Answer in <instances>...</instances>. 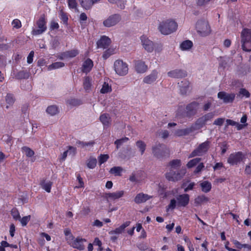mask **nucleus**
I'll return each mask as SVG.
<instances>
[{
  "label": "nucleus",
  "mask_w": 251,
  "mask_h": 251,
  "mask_svg": "<svg viewBox=\"0 0 251 251\" xmlns=\"http://www.w3.org/2000/svg\"><path fill=\"white\" fill-rule=\"evenodd\" d=\"M124 195V191H119L113 193H107L104 194V198L108 201H114L122 197Z\"/></svg>",
  "instance_id": "14"
},
{
  "label": "nucleus",
  "mask_w": 251,
  "mask_h": 251,
  "mask_svg": "<svg viewBox=\"0 0 251 251\" xmlns=\"http://www.w3.org/2000/svg\"><path fill=\"white\" fill-rule=\"evenodd\" d=\"M68 149L67 150L68 151L69 155L74 156L76 153V148L72 146H69Z\"/></svg>",
  "instance_id": "55"
},
{
  "label": "nucleus",
  "mask_w": 251,
  "mask_h": 251,
  "mask_svg": "<svg viewBox=\"0 0 251 251\" xmlns=\"http://www.w3.org/2000/svg\"><path fill=\"white\" fill-rule=\"evenodd\" d=\"M154 50L156 52H160L162 50V45L161 44H154Z\"/></svg>",
  "instance_id": "58"
},
{
  "label": "nucleus",
  "mask_w": 251,
  "mask_h": 251,
  "mask_svg": "<svg viewBox=\"0 0 251 251\" xmlns=\"http://www.w3.org/2000/svg\"><path fill=\"white\" fill-rule=\"evenodd\" d=\"M198 32L202 36L209 35L211 32L208 22L205 20H199L196 25Z\"/></svg>",
  "instance_id": "5"
},
{
  "label": "nucleus",
  "mask_w": 251,
  "mask_h": 251,
  "mask_svg": "<svg viewBox=\"0 0 251 251\" xmlns=\"http://www.w3.org/2000/svg\"><path fill=\"white\" fill-rule=\"evenodd\" d=\"M177 23L173 20H167L160 23L158 29L164 35H168L176 31Z\"/></svg>",
  "instance_id": "1"
},
{
  "label": "nucleus",
  "mask_w": 251,
  "mask_h": 251,
  "mask_svg": "<svg viewBox=\"0 0 251 251\" xmlns=\"http://www.w3.org/2000/svg\"><path fill=\"white\" fill-rule=\"evenodd\" d=\"M214 114L212 112L208 113L203 116H202V118L204 119V121L206 123L208 121H210L214 117Z\"/></svg>",
  "instance_id": "50"
},
{
  "label": "nucleus",
  "mask_w": 251,
  "mask_h": 251,
  "mask_svg": "<svg viewBox=\"0 0 251 251\" xmlns=\"http://www.w3.org/2000/svg\"><path fill=\"white\" fill-rule=\"evenodd\" d=\"M112 91L111 87L107 83L104 82L100 90V93L102 94H106L110 93Z\"/></svg>",
  "instance_id": "37"
},
{
  "label": "nucleus",
  "mask_w": 251,
  "mask_h": 251,
  "mask_svg": "<svg viewBox=\"0 0 251 251\" xmlns=\"http://www.w3.org/2000/svg\"><path fill=\"white\" fill-rule=\"evenodd\" d=\"M200 161L201 158H196L192 159L188 162L187 166L189 168H192L196 165Z\"/></svg>",
  "instance_id": "46"
},
{
  "label": "nucleus",
  "mask_w": 251,
  "mask_h": 251,
  "mask_svg": "<svg viewBox=\"0 0 251 251\" xmlns=\"http://www.w3.org/2000/svg\"><path fill=\"white\" fill-rule=\"evenodd\" d=\"M245 172V173L247 175L251 174V162L249 163L246 166Z\"/></svg>",
  "instance_id": "61"
},
{
  "label": "nucleus",
  "mask_w": 251,
  "mask_h": 251,
  "mask_svg": "<svg viewBox=\"0 0 251 251\" xmlns=\"http://www.w3.org/2000/svg\"><path fill=\"white\" fill-rule=\"evenodd\" d=\"M152 152L153 155L158 159L168 156L169 154V151L166 146L160 144L152 146Z\"/></svg>",
  "instance_id": "4"
},
{
  "label": "nucleus",
  "mask_w": 251,
  "mask_h": 251,
  "mask_svg": "<svg viewBox=\"0 0 251 251\" xmlns=\"http://www.w3.org/2000/svg\"><path fill=\"white\" fill-rule=\"evenodd\" d=\"M93 67V62L90 59H87L83 63L81 69L82 72L87 74L91 70Z\"/></svg>",
  "instance_id": "20"
},
{
  "label": "nucleus",
  "mask_w": 251,
  "mask_h": 251,
  "mask_svg": "<svg viewBox=\"0 0 251 251\" xmlns=\"http://www.w3.org/2000/svg\"><path fill=\"white\" fill-rule=\"evenodd\" d=\"M206 124L204 119L202 117L199 118L196 122V124L194 126H192L191 127H193L194 131L198 130L203 127Z\"/></svg>",
  "instance_id": "28"
},
{
  "label": "nucleus",
  "mask_w": 251,
  "mask_h": 251,
  "mask_svg": "<svg viewBox=\"0 0 251 251\" xmlns=\"http://www.w3.org/2000/svg\"><path fill=\"white\" fill-rule=\"evenodd\" d=\"M81 5L85 9H90L93 4L100 2L101 0H79Z\"/></svg>",
  "instance_id": "19"
},
{
  "label": "nucleus",
  "mask_w": 251,
  "mask_h": 251,
  "mask_svg": "<svg viewBox=\"0 0 251 251\" xmlns=\"http://www.w3.org/2000/svg\"><path fill=\"white\" fill-rule=\"evenodd\" d=\"M150 199V196L147 194L140 193L138 194L134 198V202L136 203H141L146 202Z\"/></svg>",
  "instance_id": "22"
},
{
  "label": "nucleus",
  "mask_w": 251,
  "mask_h": 251,
  "mask_svg": "<svg viewBox=\"0 0 251 251\" xmlns=\"http://www.w3.org/2000/svg\"><path fill=\"white\" fill-rule=\"evenodd\" d=\"M59 16L64 24H67L68 20V15L66 13L64 12L62 9H60L59 11Z\"/></svg>",
  "instance_id": "45"
},
{
  "label": "nucleus",
  "mask_w": 251,
  "mask_h": 251,
  "mask_svg": "<svg viewBox=\"0 0 251 251\" xmlns=\"http://www.w3.org/2000/svg\"><path fill=\"white\" fill-rule=\"evenodd\" d=\"M176 200L175 199L171 200L167 208V211L174 209L176 205L183 207L186 206L189 201V196L188 194L180 195L176 198Z\"/></svg>",
  "instance_id": "2"
},
{
  "label": "nucleus",
  "mask_w": 251,
  "mask_h": 251,
  "mask_svg": "<svg viewBox=\"0 0 251 251\" xmlns=\"http://www.w3.org/2000/svg\"><path fill=\"white\" fill-rule=\"evenodd\" d=\"M5 101L6 103V108L9 109L10 108L15 102V99L12 94H8L5 98Z\"/></svg>",
  "instance_id": "33"
},
{
  "label": "nucleus",
  "mask_w": 251,
  "mask_h": 251,
  "mask_svg": "<svg viewBox=\"0 0 251 251\" xmlns=\"http://www.w3.org/2000/svg\"><path fill=\"white\" fill-rule=\"evenodd\" d=\"M198 105L199 103L197 102L194 101L188 104L186 107V109L188 111L193 112L194 111L196 110Z\"/></svg>",
  "instance_id": "41"
},
{
  "label": "nucleus",
  "mask_w": 251,
  "mask_h": 251,
  "mask_svg": "<svg viewBox=\"0 0 251 251\" xmlns=\"http://www.w3.org/2000/svg\"><path fill=\"white\" fill-rule=\"evenodd\" d=\"M12 24L13 26L16 28H19L21 27V23L20 21L18 19H15L13 20Z\"/></svg>",
  "instance_id": "57"
},
{
  "label": "nucleus",
  "mask_w": 251,
  "mask_h": 251,
  "mask_svg": "<svg viewBox=\"0 0 251 251\" xmlns=\"http://www.w3.org/2000/svg\"><path fill=\"white\" fill-rule=\"evenodd\" d=\"M78 53V51L77 50H72L69 51L65 52L62 55V56L60 57V59H63L65 57H75Z\"/></svg>",
  "instance_id": "35"
},
{
  "label": "nucleus",
  "mask_w": 251,
  "mask_h": 251,
  "mask_svg": "<svg viewBox=\"0 0 251 251\" xmlns=\"http://www.w3.org/2000/svg\"><path fill=\"white\" fill-rule=\"evenodd\" d=\"M38 28H34L32 34L37 35L43 33L47 29L46 21L45 15H42L36 23Z\"/></svg>",
  "instance_id": "11"
},
{
  "label": "nucleus",
  "mask_w": 251,
  "mask_h": 251,
  "mask_svg": "<svg viewBox=\"0 0 251 251\" xmlns=\"http://www.w3.org/2000/svg\"><path fill=\"white\" fill-rule=\"evenodd\" d=\"M186 173L185 169L181 170L179 171H175L171 169L170 172L166 174V177L169 181H176L182 178Z\"/></svg>",
  "instance_id": "9"
},
{
  "label": "nucleus",
  "mask_w": 251,
  "mask_h": 251,
  "mask_svg": "<svg viewBox=\"0 0 251 251\" xmlns=\"http://www.w3.org/2000/svg\"><path fill=\"white\" fill-rule=\"evenodd\" d=\"M235 94L233 93H227L225 92H220L218 94V97L223 100L225 103L232 102L235 98Z\"/></svg>",
  "instance_id": "13"
},
{
  "label": "nucleus",
  "mask_w": 251,
  "mask_h": 251,
  "mask_svg": "<svg viewBox=\"0 0 251 251\" xmlns=\"http://www.w3.org/2000/svg\"><path fill=\"white\" fill-rule=\"evenodd\" d=\"M83 87L86 91L89 92L91 90L92 85V79L89 76H86L83 80Z\"/></svg>",
  "instance_id": "32"
},
{
  "label": "nucleus",
  "mask_w": 251,
  "mask_h": 251,
  "mask_svg": "<svg viewBox=\"0 0 251 251\" xmlns=\"http://www.w3.org/2000/svg\"><path fill=\"white\" fill-rule=\"evenodd\" d=\"M52 184V182L50 181L43 180L40 183L42 188L48 193L50 192Z\"/></svg>",
  "instance_id": "31"
},
{
  "label": "nucleus",
  "mask_w": 251,
  "mask_h": 251,
  "mask_svg": "<svg viewBox=\"0 0 251 251\" xmlns=\"http://www.w3.org/2000/svg\"><path fill=\"white\" fill-rule=\"evenodd\" d=\"M158 72L154 70L150 75L146 76L143 79V82L146 84H151L157 78Z\"/></svg>",
  "instance_id": "15"
},
{
  "label": "nucleus",
  "mask_w": 251,
  "mask_h": 251,
  "mask_svg": "<svg viewBox=\"0 0 251 251\" xmlns=\"http://www.w3.org/2000/svg\"><path fill=\"white\" fill-rule=\"evenodd\" d=\"M181 166V161L180 160L176 159L170 162L169 166H171V169H177Z\"/></svg>",
  "instance_id": "39"
},
{
  "label": "nucleus",
  "mask_w": 251,
  "mask_h": 251,
  "mask_svg": "<svg viewBox=\"0 0 251 251\" xmlns=\"http://www.w3.org/2000/svg\"><path fill=\"white\" fill-rule=\"evenodd\" d=\"M136 146L139 149V151H140L141 154H143L144 153V151L146 149V144L143 141L140 140L136 142Z\"/></svg>",
  "instance_id": "42"
},
{
  "label": "nucleus",
  "mask_w": 251,
  "mask_h": 251,
  "mask_svg": "<svg viewBox=\"0 0 251 251\" xmlns=\"http://www.w3.org/2000/svg\"><path fill=\"white\" fill-rule=\"evenodd\" d=\"M211 0H198L197 4L200 6H203L207 4Z\"/></svg>",
  "instance_id": "63"
},
{
  "label": "nucleus",
  "mask_w": 251,
  "mask_h": 251,
  "mask_svg": "<svg viewBox=\"0 0 251 251\" xmlns=\"http://www.w3.org/2000/svg\"><path fill=\"white\" fill-rule=\"evenodd\" d=\"M64 66V63L61 62H57L52 63L48 66V70L51 71L53 69H56L62 68Z\"/></svg>",
  "instance_id": "36"
},
{
  "label": "nucleus",
  "mask_w": 251,
  "mask_h": 251,
  "mask_svg": "<svg viewBox=\"0 0 251 251\" xmlns=\"http://www.w3.org/2000/svg\"><path fill=\"white\" fill-rule=\"evenodd\" d=\"M121 16L114 14L108 16L103 21V25L105 27H111L116 25L121 21Z\"/></svg>",
  "instance_id": "10"
},
{
  "label": "nucleus",
  "mask_w": 251,
  "mask_h": 251,
  "mask_svg": "<svg viewBox=\"0 0 251 251\" xmlns=\"http://www.w3.org/2000/svg\"><path fill=\"white\" fill-rule=\"evenodd\" d=\"M246 155L241 151L236 152L230 154L227 158V162L231 165H237L244 161Z\"/></svg>",
  "instance_id": "6"
},
{
  "label": "nucleus",
  "mask_w": 251,
  "mask_h": 251,
  "mask_svg": "<svg viewBox=\"0 0 251 251\" xmlns=\"http://www.w3.org/2000/svg\"><path fill=\"white\" fill-rule=\"evenodd\" d=\"M226 126L230 125L232 126H235L238 130H241L247 126V124H240L237 122H236L233 120L227 119L226 121Z\"/></svg>",
  "instance_id": "26"
},
{
  "label": "nucleus",
  "mask_w": 251,
  "mask_h": 251,
  "mask_svg": "<svg viewBox=\"0 0 251 251\" xmlns=\"http://www.w3.org/2000/svg\"><path fill=\"white\" fill-rule=\"evenodd\" d=\"M239 93L247 98L250 97V93L245 89H241L239 91Z\"/></svg>",
  "instance_id": "59"
},
{
  "label": "nucleus",
  "mask_w": 251,
  "mask_h": 251,
  "mask_svg": "<svg viewBox=\"0 0 251 251\" xmlns=\"http://www.w3.org/2000/svg\"><path fill=\"white\" fill-rule=\"evenodd\" d=\"M33 56L34 51H31L27 57V62L28 63L30 64L32 62Z\"/></svg>",
  "instance_id": "60"
},
{
  "label": "nucleus",
  "mask_w": 251,
  "mask_h": 251,
  "mask_svg": "<svg viewBox=\"0 0 251 251\" xmlns=\"http://www.w3.org/2000/svg\"><path fill=\"white\" fill-rule=\"evenodd\" d=\"M86 240L84 239L77 238L73 240L72 243H71V246L74 248L83 250L84 249L83 243Z\"/></svg>",
  "instance_id": "18"
},
{
  "label": "nucleus",
  "mask_w": 251,
  "mask_h": 251,
  "mask_svg": "<svg viewBox=\"0 0 251 251\" xmlns=\"http://www.w3.org/2000/svg\"><path fill=\"white\" fill-rule=\"evenodd\" d=\"M200 186L202 191L204 193L209 192L211 189V184L208 181H204L200 182Z\"/></svg>",
  "instance_id": "27"
},
{
  "label": "nucleus",
  "mask_w": 251,
  "mask_h": 251,
  "mask_svg": "<svg viewBox=\"0 0 251 251\" xmlns=\"http://www.w3.org/2000/svg\"><path fill=\"white\" fill-rule=\"evenodd\" d=\"M68 3L69 8L76 9L77 3L76 0H68Z\"/></svg>",
  "instance_id": "54"
},
{
  "label": "nucleus",
  "mask_w": 251,
  "mask_h": 251,
  "mask_svg": "<svg viewBox=\"0 0 251 251\" xmlns=\"http://www.w3.org/2000/svg\"><path fill=\"white\" fill-rule=\"evenodd\" d=\"M130 222L129 221H126L122 224L119 227L116 228L115 229L112 230L110 232L111 234H120L123 232L126 227L129 226Z\"/></svg>",
  "instance_id": "23"
},
{
  "label": "nucleus",
  "mask_w": 251,
  "mask_h": 251,
  "mask_svg": "<svg viewBox=\"0 0 251 251\" xmlns=\"http://www.w3.org/2000/svg\"><path fill=\"white\" fill-rule=\"evenodd\" d=\"M209 201V198L204 195H201L197 197L195 200V203L197 205H200L206 203Z\"/></svg>",
  "instance_id": "34"
},
{
  "label": "nucleus",
  "mask_w": 251,
  "mask_h": 251,
  "mask_svg": "<svg viewBox=\"0 0 251 251\" xmlns=\"http://www.w3.org/2000/svg\"><path fill=\"white\" fill-rule=\"evenodd\" d=\"M185 75V73L180 70H175L168 73V76L174 78L182 77L184 76Z\"/></svg>",
  "instance_id": "24"
},
{
  "label": "nucleus",
  "mask_w": 251,
  "mask_h": 251,
  "mask_svg": "<svg viewBox=\"0 0 251 251\" xmlns=\"http://www.w3.org/2000/svg\"><path fill=\"white\" fill-rule=\"evenodd\" d=\"M30 219V216L29 215V216H25V217H23L22 219L20 218V220H19L21 222V223L22 224L23 226H25L26 225V224L29 222Z\"/></svg>",
  "instance_id": "52"
},
{
  "label": "nucleus",
  "mask_w": 251,
  "mask_h": 251,
  "mask_svg": "<svg viewBox=\"0 0 251 251\" xmlns=\"http://www.w3.org/2000/svg\"><path fill=\"white\" fill-rule=\"evenodd\" d=\"M123 169L121 167H114L110 169V173L116 176L120 175Z\"/></svg>",
  "instance_id": "44"
},
{
  "label": "nucleus",
  "mask_w": 251,
  "mask_h": 251,
  "mask_svg": "<svg viewBox=\"0 0 251 251\" xmlns=\"http://www.w3.org/2000/svg\"><path fill=\"white\" fill-rule=\"evenodd\" d=\"M178 84L180 87V91L181 93L183 94H185L188 88L189 82L186 80H184V81H182L180 84Z\"/></svg>",
  "instance_id": "40"
},
{
  "label": "nucleus",
  "mask_w": 251,
  "mask_h": 251,
  "mask_svg": "<svg viewBox=\"0 0 251 251\" xmlns=\"http://www.w3.org/2000/svg\"><path fill=\"white\" fill-rule=\"evenodd\" d=\"M242 48L246 51H251V29L244 28L241 33Z\"/></svg>",
  "instance_id": "3"
},
{
  "label": "nucleus",
  "mask_w": 251,
  "mask_h": 251,
  "mask_svg": "<svg viewBox=\"0 0 251 251\" xmlns=\"http://www.w3.org/2000/svg\"><path fill=\"white\" fill-rule=\"evenodd\" d=\"M11 215L13 217V218L16 220H20V214L16 208H13L11 210Z\"/></svg>",
  "instance_id": "49"
},
{
  "label": "nucleus",
  "mask_w": 251,
  "mask_h": 251,
  "mask_svg": "<svg viewBox=\"0 0 251 251\" xmlns=\"http://www.w3.org/2000/svg\"><path fill=\"white\" fill-rule=\"evenodd\" d=\"M193 47V43L190 40L183 41L180 45V48L182 50H188Z\"/></svg>",
  "instance_id": "29"
},
{
  "label": "nucleus",
  "mask_w": 251,
  "mask_h": 251,
  "mask_svg": "<svg viewBox=\"0 0 251 251\" xmlns=\"http://www.w3.org/2000/svg\"><path fill=\"white\" fill-rule=\"evenodd\" d=\"M195 183L194 182L190 183L187 187L184 189V192H187L189 190H192L194 186H195Z\"/></svg>",
  "instance_id": "64"
},
{
  "label": "nucleus",
  "mask_w": 251,
  "mask_h": 251,
  "mask_svg": "<svg viewBox=\"0 0 251 251\" xmlns=\"http://www.w3.org/2000/svg\"><path fill=\"white\" fill-rule=\"evenodd\" d=\"M193 127H189L184 129H178L175 131V134L177 136L187 135L194 131Z\"/></svg>",
  "instance_id": "25"
},
{
  "label": "nucleus",
  "mask_w": 251,
  "mask_h": 251,
  "mask_svg": "<svg viewBox=\"0 0 251 251\" xmlns=\"http://www.w3.org/2000/svg\"><path fill=\"white\" fill-rule=\"evenodd\" d=\"M142 45L144 49L149 52H151L154 50V44L145 35L141 37Z\"/></svg>",
  "instance_id": "12"
},
{
  "label": "nucleus",
  "mask_w": 251,
  "mask_h": 251,
  "mask_svg": "<svg viewBox=\"0 0 251 251\" xmlns=\"http://www.w3.org/2000/svg\"><path fill=\"white\" fill-rule=\"evenodd\" d=\"M18 79L27 78L29 77V74L25 71L19 72L16 75Z\"/></svg>",
  "instance_id": "43"
},
{
  "label": "nucleus",
  "mask_w": 251,
  "mask_h": 251,
  "mask_svg": "<svg viewBox=\"0 0 251 251\" xmlns=\"http://www.w3.org/2000/svg\"><path fill=\"white\" fill-rule=\"evenodd\" d=\"M111 43V40L107 37L103 36L97 42L99 48H107Z\"/></svg>",
  "instance_id": "21"
},
{
  "label": "nucleus",
  "mask_w": 251,
  "mask_h": 251,
  "mask_svg": "<svg viewBox=\"0 0 251 251\" xmlns=\"http://www.w3.org/2000/svg\"><path fill=\"white\" fill-rule=\"evenodd\" d=\"M67 103L71 106H77L81 104V102L79 100L75 99L68 100Z\"/></svg>",
  "instance_id": "47"
},
{
  "label": "nucleus",
  "mask_w": 251,
  "mask_h": 251,
  "mask_svg": "<svg viewBox=\"0 0 251 251\" xmlns=\"http://www.w3.org/2000/svg\"><path fill=\"white\" fill-rule=\"evenodd\" d=\"M114 68L116 74L120 76L125 75L128 73V68L127 64L121 60L115 61Z\"/></svg>",
  "instance_id": "7"
},
{
  "label": "nucleus",
  "mask_w": 251,
  "mask_h": 251,
  "mask_svg": "<svg viewBox=\"0 0 251 251\" xmlns=\"http://www.w3.org/2000/svg\"><path fill=\"white\" fill-rule=\"evenodd\" d=\"M109 158L107 154H101L99 157V162L100 164H101L106 162Z\"/></svg>",
  "instance_id": "51"
},
{
  "label": "nucleus",
  "mask_w": 251,
  "mask_h": 251,
  "mask_svg": "<svg viewBox=\"0 0 251 251\" xmlns=\"http://www.w3.org/2000/svg\"><path fill=\"white\" fill-rule=\"evenodd\" d=\"M58 107L56 105H50L46 109L48 114L51 116H54L59 113Z\"/></svg>",
  "instance_id": "30"
},
{
  "label": "nucleus",
  "mask_w": 251,
  "mask_h": 251,
  "mask_svg": "<svg viewBox=\"0 0 251 251\" xmlns=\"http://www.w3.org/2000/svg\"><path fill=\"white\" fill-rule=\"evenodd\" d=\"M210 142L206 141L201 144L194 150L189 156V158H192L196 156H201L205 153L209 148Z\"/></svg>",
  "instance_id": "8"
},
{
  "label": "nucleus",
  "mask_w": 251,
  "mask_h": 251,
  "mask_svg": "<svg viewBox=\"0 0 251 251\" xmlns=\"http://www.w3.org/2000/svg\"><path fill=\"white\" fill-rule=\"evenodd\" d=\"M135 69L138 73L143 74L148 70V66L142 61H137L135 62Z\"/></svg>",
  "instance_id": "16"
},
{
  "label": "nucleus",
  "mask_w": 251,
  "mask_h": 251,
  "mask_svg": "<svg viewBox=\"0 0 251 251\" xmlns=\"http://www.w3.org/2000/svg\"><path fill=\"white\" fill-rule=\"evenodd\" d=\"M100 120L104 128H108L111 124V119L109 114L103 113L100 117Z\"/></svg>",
  "instance_id": "17"
},
{
  "label": "nucleus",
  "mask_w": 251,
  "mask_h": 251,
  "mask_svg": "<svg viewBox=\"0 0 251 251\" xmlns=\"http://www.w3.org/2000/svg\"><path fill=\"white\" fill-rule=\"evenodd\" d=\"M204 166L202 163H201L198 165V166L197 167L194 173H199L200 172L202 169L204 168Z\"/></svg>",
  "instance_id": "62"
},
{
  "label": "nucleus",
  "mask_w": 251,
  "mask_h": 251,
  "mask_svg": "<svg viewBox=\"0 0 251 251\" xmlns=\"http://www.w3.org/2000/svg\"><path fill=\"white\" fill-rule=\"evenodd\" d=\"M97 159L96 158H90L88 160L87 163V167L90 169H93L97 164Z\"/></svg>",
  "instance_id": "48"
},
{
  "label": "nucleus",
  "mask_w": 251,
  "mask_h": 251,
  "mask_svg": "<svg viewBox=\"0 0 251 251\" xmlns=\"http://www.w3.org/2000/svg\"><path fill=\"white\" fill-rule=\"evenodd\" d=\"M225 120V118H218L214 121L213 124L217 126H221L223 125Z\"/></svg>",
  "instance_id": "56"
},
{
  "label": "nucleus",
  "mask_w": 251,
  "mask_h": 251,
  "mask_svg": "<svg viewBox=\"0 0 251 251\" xmlns=\"http://www.w3.org/2000/svg\"><path fill=\"white\" fill-rule=\"evenodd\" d=\"M23 153H24L27 157H32L34 154V152L33 150L27 147H24L22 148Z\"/></svg>",
  "instance_id": "38"
},
{
  "label": "nucleus",
  "mask_w": 251,
  "mask_h": 251,
  "mask_svg": "<svg viewBox=\"0 0 251 251\" xmlns=\"http://www.w3.org/2000/svg\"><path fill=\"white\" fill-rule=\"evenodd\" d=\"M128 140V138L127 137H125L120 139L117 140L115 142V144L117 146V148L118 149L119 147L121 146L123 143L127 141Z\"/></svg>",
  "instance_id": "53"
}]
</instances>
